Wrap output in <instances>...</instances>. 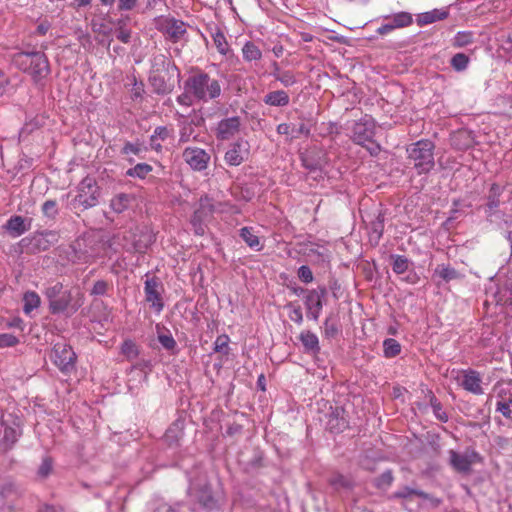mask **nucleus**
Instances as JSON below:
<instances>
[{
  "instance_id": "obj_3",
  "label": "nucleus",
  "mask_w": 512,
  "mask_h": 512,
  "mask_svg": "<svg viewBox=\"0 0 512 512\" xmlns=\"http://www.w3.org/2000/svg\"><path fill=\"white\" fill-rule=\"evenodd\" d=\"M184 89L192 93L196 101L205 103L219 98L222 93L220 81L200 70L185 80Z\"/></svg>"
},
{
  "instance_id": "obj_49",
  "label": "nucleus",
  "mask_w": 512,
  "mask_h": 512,
  "mask_svg": "<svg viewBox=\"0 0 512 512\" xmlns=\"http://www.w3.org/2000/svg\"><path fill=\"white\" fill-rule=\"evenodd\" d=\"M43 214L50 218L54 219L58 214L57 202L55 200H47L42 205Z\"/></svg>"
},
{
  "instance_id": "obj_33",
  "label": "nucleus",
  "mask_w": 512,
  "mask_h": 512,
  "mask_svg": "<svg viewBox=\"0 0 512 512\" xmlns=\"http://www.w3.org/2000/svg\"><path fill=\"white\" fill-rule=\"evenodd\" d=\"M153 242V236L149 233L141 234L132 243V248L137 253H145Z\"/></svg>"
},
{
  "instance_id": "obj_30",
  "label": "nucleus",
  "mask_w": 512,
  "mask_h": 512,
  "mask_svg": "<svg viewBox=\"0 0 512 512\" xmlns=\"http://www.w3.org/2000/svg\"><path fill=\"white\" fill-rule=\"evenodd\" d=\"M503 193V188L494 183L491 185L488 196H487V208L489 211L494 210L500 205V196Z\"/></svg>"
},
{
  "instance_id": "obj_25",
  "label": "nucleus",
  "mask_w": 512,
  "mask_h": 512,
  "mask_svg": "<svg viewBox=\"0 0 512 512\" xmlns=\"http://www.w3.org/2000/svg\"><path fill=\"white\" fill-rule=\"evenodd\" d=\"M189 493L204 507L212 506L213 497L211 495V490L208 485H203L199 490H196L193 486H190Z\"/></svg>"
},
{
  "instance_id": "obj_36",
  "label": "nucleus",
  "mask_w": 512,
  "mask_h": 512,
  "mask_svg": "<svg viewBox=\"0 0 512 512\" xmlns=\"http://www.w3.org/2000/svg\"><path fill=\"white\" fill-rule=\"evenodd\" d=\"M24 301V312L26 314L30 313L32 310L36 309L40 305V297L39 295L34 291H28L24 294L23 297Z\"/></svg>"
},
{
  "instance_id": "obj_15",
  "label": "nucleus",
  "mask_w": 512,
  "mask_h": 512,
  "mask_svg": "<svg viewBox=\"0 0 512 512\" xmlns=\"http://www.w3.org/2000/svg\"><path fill=\"white\" fill-rule=\"evenodd\" d=\"M162 284L156 277L148 278L145 281L144 292L145 299L148 303L151 304V307L155 309L156 312H161L164 307V303L161 297Z\"/></svg>"
},
{
  "instance_id": "obj_6",
  "label": "nucleus",
  "mask_w": 512,
  "mask_h": 512,
  "mask_svg": "<svg viewBox=\"0 0 512 512\" xmlns=\"http://www.w3.org/2000/svg\"><path fill=\"white\" fill-rule=\"evenodd\" d=\"M454 373L456 375L453 379L462 389L474 395L484 394L483 380L479 371L469 368L452 371V374Z\"/></svg>"
},
{
  "instance_id": "obj_24",
  "label": "nucleus",
  "mask_w": 512,
  "mask_h": 512,
  "mask_svg": "<svg viewBox=\"0 0 512 512\" xmlns=\"http://www.w3.org/2000/svg\"><path fill=\"white\" fill-rule=\"evenodd\" d=\"M448 11L444 9H434L425 13H421L417 16V24L419 26L428 25L439 20L447 18Z\"/></svg>"
},
{
  "instance_id": "obj_35",
  "label": "nucleus",
  "mask_w": 512,
  "mask_h": 512,
  "mask_svg": "<svg viewBox=\"0 0 512 512\" xmlns=\"http://www.w3.org/2000/svg\"><path fill=\"white\" fill-rule=\"evenodd\" d=\"M152 170L153 168L151 165L147 163H138L134 167L129 168L126 171V175L129 177L144 179Z\"/></svg>"
},
{
  "instance_id": "obj_20",
  "label": "nucleus",
  "mask_w": 512,
  "mask_h": 512,
  "mask_svg": "<svg viewBox=\"0 0 512 512\" xmlns=\"http://www.w3.org/2000/svg\"><path fill=\"white\" fill-rule=\"evenodd\" d=\"M276 131L280 135H286L289 140H293L299 138L300 135L308 137L311 133V128L304 123L300 124L299 127L292 123H281L277 126Z\"/></svg>"
},
{
  "instance_id": "obj_26",
  "label": "nucleus",
  "mask_w": 512,
  "mask_h": 512,
  "mask_svg": "<svg viewBox=\"0 0 512 512\" xmlns=\"http://www.w3.org/2000/svg\"><path fill=\"white\" fill-rule=\"evenodd\" d=\"M6 229L13 237H19L24 234L29 227L26 225L23 217L12 216L6 223Z\"/></svg>"
},
{
  "instance_id": "obj_8",
  "label": "nucleus",
  "mask_w": 512,
  "mask_h": 512,
  "mask_svg": "<svg viewBox=\"0 0 512 512\" xmlns=\"http://www.w3.org/2000/svg\"><path fill=\"white\" fill-rule=\"evenodd\" d=\"M104 243L96 242L92 238L83 240H77L74 246L76 258L82 263H91L95 259L102 257V249H104Z\"/></svg>"
},
{
  "instance_id": "obj_27",
  "label": "nucleus",
  "mask_w": 512,
  "mask_h": 512,
  "mask_svg": "<svg viewBox=\"0 0 512 512\" xmlns=\"http://www.w3.org/2000/svg\"><path fill=\"white\" fill-rule=\"evenodd\" d=\"M146 152V148L140 143L126 142L122 147L120 153L130 162H134V158L131 155L141 156L142 153Z\"/></svg>"
},
{
  "instance_id": "obj_59",
  "label": "nucleus",
  "mask_w": 512,
  "mask_h": 512,
  "mask_svg": "<svg viewBox=\"0 0 512 512\" xmlns=\"http://www.w3.org/2000/svg\"><path fill=\"white\" fill-rule=\"evenodd\" d=\"M131 83H132V89L130 90V92H131L132 99L141 98L143 93H144V85H143V83L142 82H137L135 77H133L131 79Z\"/></svg>"
},
{
  "instance_id": "obj_37",
  "label": "nucleus",
  "mask_w": 512,
  "mask_h": 512,
  "mask_svg": "<svg viewBox=\"0 0 512 512\" xmlns=\"http://www.w3.org/2000/svg\"><path fill=\"white\" fill-rule=\"evenodd\" d=\"M197 138V134L195 133V129L192 122H184L179 131V142L187 143L191 140H195Z\"/></svg>"
},
{
  "instance_id": "obj_54",
  "label": "nucleus",
  "mask_w": 512,
  "mask_h": 512,
  "mask_svg": "<svg viewBox=\"0 0 512 512\" xmlns=\"http://www.w3.org/2000/svg\"><path fill=\"white\" fill-rule=\"evenodd\" d=\"M19 343V339L11 333L0 334V348L13 347Z\"/></svg>"
},
{
  "instance_id": "obj_61",
  "label": "nucleus",
  "mask_w": 512,
  "mask_h": 512,
  "mask_svg": "<svg viewBox=\"0 0 512 512\" xmlns=\"http://www.w3.org/2000/svg\"><path fill=\"white\" fill-rule=\"evenodd\" d=\"M168 136L169 130L164 126H159L154 130V133L151 136V141L154 143L156 139L165 140Z\"/></svg>"
},
{
  "instance_id": "obj_1",
  "label": "nucleus",
  "mask_w": 512,
  "mask_h": 512,
  "mask_svg": "<svg viewBox=\"0 0 512 512\" xmlns=\"http://www.w3.org/2000/svg\"><path fill=\"white\" fill-rule=\"evenodd\" d=\"M174 77H180L177 66L164 54L153 55L149 82L157 94L170 93L174 88Z\"/></svg>"
},
{
  "instance_id": "obj_63",
  "label": "nucleus",
  "mask_w": 512,
  "mask_h": 512,
  "mask_svg": "<svg viewBox=\"0 0 512 512\" xmlns=\"http://www.w3.org/2000/svg\"><path fill=\"white\" fill-rule=\"evenodd\" d=\"M420 491L421 490H416V489H413V488H410V487H404L401 490L395 492L394 497H396V498H408V497H410L412 495L418 496V493Z\"/></svg>"
},
{
  "instance_id": "obj_12",
  "label": "nucleus",
  "mask_w": 512,
  "mask_h": 512,
  "mask_svg": "<svg viewBox=\"0 0 512 512\" xmlns=\"http://www.w3.org/2000/svg\"><path fill=\"white\" fill-rule=\"evenodd\" d=\"M76 201L85 209L98 203L97 187L92 178L86 177L80 182Z\"/></svg>"
},
{
  "instance_id": "obj_16",
  "label": "nucleus",
  "mask_w": 512,
  "mask_h": 512,
  "mask_svg": "<svg viewBox=\"0 0 512 512\" xmlns=\"http://www.w3.org/2000/svg\"><path fill=\"white\" fill-rule=\"evenodd\" d=\"M59 236L56 231H43L35 233L29 240L30 249L33 253L46 251L58 242Z\"/></svg>"
},
{
  "instance_id": "obj_58",
  "label": "nucleus",
  "mask_w": 512,
  "mask_h": 512,
  "mask_svg": "<svg viewBox=\"0 0 512 512\" xmlns=\"http://www.w3.org/2000/svg\"><path fill=\"white\" fill-rule=\"evenodd\" d=\"M418 497L426 501L427 505L431 508H437L442 503V500L440 498L425 493L424 491H420L418 493Z\"/></svg>"
},
{
  "instance_id": "obj_60",
  "label": "nucleus",
  "mask_w": 512,
  "mask_h": 512,
  "mask_svg": "<svg viewBox=\"0 0 512 512\" xmlns=\"http://www.w3.org/2000/svg\"><path fill=\"white\" fill-rule=\"evenodd\" d=\"M18 432L14 428L7 427L4 431L3 440L9 446H12L18 439Z\"/></svg>"
},
{
  "instance_id": "obj_4",
  "label": "nucleus",
  "mask_w": 512,
  "mask_h": 512,
  "mask_svg": "<svg viewBox=\"0 0 512 512\" xmlns=\"http://www.w3.org/2000/svg\"><path fill=\"white\" fill-rule=\"evenodd\" d=\"M434 144L430 140H419L407 148L408 158L418 174L430 172L434 165Z\"/></svg>"
},
{
  "instance_id": "obj_53",
  "label": "nucleus",
  "mask_w": 512,
  "mask_h": 512,
  "mask_svg": "<svg viewBox=\"0 0 512 512\" xmlns=\"http://www.w3.org/2000/svg\"><path fill=\"white\" fill-rule=\"evenodd\" d=\"M229 337L227 335H220L214 342V351L219 353H228Z\"/></svg>"
},
{
  "instance_id": "obj_38",
  "label": "nucleus",
  "mask_w": 512,
  "mask_h": 512,
  "mask_svg": "<svg viewBox=\"0 0 512 512\" xmlns=\"http://www.w3.org/2000/svg\"><path fill=\"white\" fill-rule=\"evenodd\" d=\"M390 23L394 29L407 27L412 23V16L408 12H400L391 17Z\"/></svg>"
},
{
  "instance_id": "obj_21",
  "label": "nucleus",
  "mask_w": 512,
  "mask_h": 512,
  "mask_svg": "<svg viewBox=\"0 0 512 512\" xmlns=\"http://www.w3.org/2000/svg\"><path fill=\"white\" fill-rule=\"evenodd\" d=\"M304 351L310 354H317L320 351L319 339L317 335L311 331H302L299 335Z\"/></svg>"
},
{
  "instance_id": "obj_46",
  "label": "nucleus",
  "mask_w": 512,
  "mask_h": 512,
  "mask_svg": "<svg viewBox=\"0 0 512 512\" xmlns=\"http://www.w3.org/2000/svg\"><path fill=\"white\" fill-rule=\"evenodd\" d=\"M430 405L433 409V413L435 417L440 420L441 422H447L448 421V415L446 412L442 409L441 403L438 401V399L432 394L430 396Z\"/></svg>"
},
{
  "instance_id": "obj_11",
  "label": "nucleus",
  "mask_w": 512,
  "mask_h": 512,
  "mask_svg": "<svg viewBox=\"0 0 512 512\" xmlns=\"http://www.w3.org/2000/svg\"><path fill=\"white\" fill-rule=\"evenodd\" d=\"M481 461L479 453L474 450L458 453L454 450L449 451V463L454 470L461 473H469L471 466Z\"/></svg>"
},
{
  "instance_id": "obj_29",
  "label": "nucleus",
  "mask_w": 512,
  "mask_h": 512,
  "mask_svg": "<svg viewBox=\"0 0 512 512\" xmlns=\"http://www.w3.org/2000/svg\"><path fill=\"white\" fill-rule=\"evenodd\" d=\"M240 236L250 248L256 251L261 250L262 246L260 244L259 237L253 233L252 228L243 227L240 230Z\"/></svg>"
},
{
  "instance_id": "obj_19",
  "label": "nucleus",
  "mask_w": 512,
  "mask_h": 512,
  "mask_svg": "<svg viewBox=\"0 0 512 512\" xmlns=\"http://www.w3.org/2000/svg\"><path fill=\"white\" fill-rule=\"evenodd\" d=\"M374 137V123L370 120H360L353 127L352 139L356 144L365 146Z\"/></svg>"
},
{
  "instance_id": "obj_51",
  "label": "nucleus",
  "mask_w": 512,
  "mask_h": 512,
  "mask_svg": "<svg viewBox=\"0 0 512 512\" xmlns=\"http://www.w3.org/2000/svg\"><path fill=\"white\" fill-rule=\"evenodd\" d=\"M63 290V285L59 282L46 289L45 295L49 301V306L52 304L53 300L60 296Z\"/></svg>"
},
{
  "instance_id": "obj_56",
  "label": "nucleus",
  "mask_w": 512,
  "mask_h": 512,
  "mask_svg": "<svg viewBox=\"0 0 512 512\" xmlns=\"http://www.w3.org/2000/svg\"><path fill=\"white\" fill-rule=\"evenodd\" d=\"M176 101L182 106L190 107L196 100L194 99L192 93H190L187 89H184V92L177 97Z\"/></svg>"
},
{
  "instance_id": "obj_28",
  "label": "nucleus",
  "mask_w": 512,
  "mask_h": 512,
  "mask_svg": "<svg viewBox=\"0 0 512 512\" xmlns=\"http://www.w3.org/2000/svg\"><path fill=\"white\" fill-rule=\"evenodd\" d=\"M132 199L133 197L129 194H118L114 198H112L110 207L114 212L122 213L129 207Z\"/></svg>"
},
{
  "instance_id": "obj_9",
  "label": "nucleus",
  "mask_w": 512,
  "mask_h": 512,
  "mask_svg": "<svg viewBox=\"0 0 512 512\" xmlns=\"http://www.w3.org/2000/svg\"><path fill=\"white\" fill-rule=\"evenodd\" d=\"M51 359L64 373L71 372L75 367L76 354L66 343H56L52 350Z\"/></svg>"
},
{
  "instance_id": "obj_32",
  "label": "nucleus",
  "mask_w": 512,
  "mask_h": 512,
  "mask_svg": "<svg viewBox=\"0 0 512 512\" xmlns=\"http://www.w3.org/2000/svg\"><path fill=\"white\" fill-rule=\"evenodd\" d=\"M243 58L245 61L251 62L261 59V50L253 43L246 42L242 48Z\"/></svg>"
},
{
  "instance_id": "obj_52",
  "label": "nucleus",
  "mask_w": 512,
  "mask_h": 512,
  "mask_svg": "<svg viewBox=\"0 0 512 512\" xmlns=\"http://www.w3.org/2000/svg\"><path fill=\"white\" fill-rule=\"evenodd\" d=\"M393 482V475L390 470L383 472L379 477L376 478L375 484L380 489L389 487Z\"/></svg>"
},
{
  "instance_id": "obj_2",
  "label": "nucleus",
  "mask_w": 512,
  "mask_h": 512,
  "mask_svg": "<svg viewBox=\"0 0 512 512\" xmlns=\"http://www.w3.org/2000/svg\"><path fill=\"white\" fill-rule=\"evenodd\" d=\"M11 62L17 69L30 75L36 84L47 78L51 71L49 60L41 51H17L12 54Z\"/></svg>"
},
{
  "instance_id": "obj_10",
  "label": "nucleus",
  "mask_w": 512,
  "mask_h": 512,
  "mask_svg": "<svg viewBox=\"0 0 512 512\" xmlns=\"http://www.w3.org/2000/svg\"><path fill=\"white\" fill-rule=\"evenodd\" d=\"M327 295L325 286H319L316 289L308 290L305 296L304 304L307 310V317L313 321H318L324 306V298Z\"/></svg>"
},
{
  "instance_id": "obj_57",
  "label": "nucleus",
  "mask_w": 512,
  "mask_h": 512,
  "mask_svg": "<svg viewBox=\"0 0 512 512\" xmlns=\"http://www.w3.org/2000/svg\"><path fill=\"white\" fill-rule=\"evenodd\" d=\"M298 277L304 283H311L314 279L311 269L306 265L299 267Z\"/></svg>"
},
{
  "instance_id": "obj_47",
  "label": "nucleus",
  "mask_w": 512,
  "mask_h": 512,
  "mask_svg": "<svg viewBox=\"0 0 512 512\" xmlns=\"http://www.w3.org/2000/svg\"><path fill=\"white\" fill-rule=\"evenodd\" d=\"M158 341L168 351L173 352L176 349L177 343L170 332L159 334Z\"/></svg>"
},
{
  "instance_id": "obj_41",
  "label": "nucleus",
  "mask_w": 512,
  "mask_h": 512,
  "mask_svg": "<svg viewBox=\"0 0 512 512\" xmlns=\"http://www.w3.org/2000/svg\"><path fill=\"white\" fill-rule=\"evenodd\" d=\"M392 269L396 274H403L408 270L409 260L402 255H391Z\"/></svg>"
},
{
  "instance_id": "obj_22",
  "label": "nucleus",
  "mask_w": 512,
  "mask_h": 512,
  "mask_svg": "<svg viewBox=\"0 0 512 512\" xmlns=\"http://www.w3.org/2000/svg\"><path fill=\"white\" fill-rule=\"evenodd\" d=\"M290 98L286 91L284 90H276L271 91L267 93L264 98L263 102L266 105L273 106V107H284L289 104Z\"/></svg>"
},
{
  "instance_id": "obj_7",
  "label": "nucleus",
  "mask_w": 512,
  "mask_h": 512,
  "mask_svg": "<svg viewBox=\"0 0 512 512\" xmlns=\"http://www.w3.org/2000/svg\"><path fill=\"white\" fill-rule=\"evenodd\" d=\"M214 212L215 206L212 199L208 196L201 197L199 207L195 210L191 218V225L196 235L202 236L205 234L206 223L210 220Z\"/></svg>"
},
{
  "instance_id": "obj_23",
  "label": "nucleus",
  "mask_w": 512,
  "mask_h": 512,
  "mask_svg": "<svg viewBox=\"0 0 512 512\" xmlns=\"http://www.w3.org/2000/svg\"><path fill=\"white\" fill-rule=\"evenodd\" d=\"M166 34L170 40L178 42L186 34V24L180 20H171L166 25Z\"/></svg>"
},
{
  "instance_id": "obj_40",
  "label": "nucleus",
  "mask_w": 512,
  "mask_h": 512,
  "mask_svg": "<svg viewBox=\"0 0 512 512\" xmlns=\"http://www.w3.org/2000/svg\"><path fill=\"white\" fill-rule=\"evenodd\" d=\"M329 483L335 489H350L353 486V482L350 478L342 475L335 474L329 479Z\"/></svg>"
},
{
  "instance_id": "obj_45",
  "label": "nucleus",
  "mask_w": 512,
  "mask_h": 512,
  "mask_svg": "<svg viewBox=\"0 0 512 512\" xmlns=\"http://www.w3.org/2000/svg\"><path fill=\"white\" fill-rule=\"evenodd\" d=\"M286 309L289 311L288 316L290 320L297 323L298 325H301L303 322V313L301 307L294 302H289L286 305Z\"/></svg>"
},
{
  "instance_id": "obj_18",
  "label": "nucleus",
  "mask_w": 512,
  "mask_h": 512,
  "mask_svg": "<svg viewBox=\"0 0 512 512\" xmlns=\"http://www.w3.org/2000/svg\"><path fill=\"white\" fill-rule=\"evenodd\" d=\"M497 390L496 411L507 420H512V390L495 386Z\"/></svg>"
},
{
  "instance_id": "obj_5",
  "label": "nucleus",
  "mask_w": 512,
  "mask_h": 512,
  "mask_svg": "<svg viewBox=\"0 0 512 512\" xmlns=\"http://www.w3.org/2000/svg\"><path fill=\"white\" fill-rule=\"evenodd\" d=\"M84 303V296L79 290L75 293L71 290H63L58 298L53 300L49 306L51 313L58 314L67 312L75 313Z\"/></svg>"
},
{
  "instance_id": "obj_50",
  "label": "nucleus",
  "mask_w": 512,
  "mask_h": 512,
  "mask_svg": "<svg viewBox=\"0 0 512 512\" xmlns=\"http://www.w3.org/2000/svg\"><path fill=\"white\" fill-rule=\"evenodd\" d=\"M117 39L123 43H128L131 38V31L125 28V22L122 19L117 21Z\"/></svg>"
},
{
  "instance_id": "obj_43",
  "label": "nucleus",
  "mask_w": 512,
  "mask_h": 512,
  "mask_svg": "<svg viewBox=\"0 0 512 512\" xmlns=\"http://www.w3.org/2000/svg\"><path fill=\"white\" fill-rule=\"evenodd\" d=\"M121 353L128 359L133 360L138 356V348L132 340H125L121 345Z\"/></svg>"
},
{
  "instance_id": "obj_42",
  "label": "nucleus",
  "mask_w": 512,
  "mask_h": 512,
  "mask_svg": "<svg viewBox=\"0 0 512 512\" xmlns=\"http://www.w3.org/2000/svg\"><path fill=\"white\" fill-rule=\"evenodd\" d=\"M450 64L455 71H464L468 67L469 57L464 53H457L451 58Z\"/></svg>"
},
{
  "instance_id": "obj_44",
  "label": "nucleus",
  "mask_w": 512,
  "mask_h": 512,
  "mask_svg": "<svg viewBox=\"0 0 512 512\" xmlns=\"http://www.w3.org/2000/svg\"><path fill=\"white\" fill-rule=\"evenodd\" d=\"M473 43V33L469 31L458 32L453 40L454 47H465Z\"/></svg>"
},
{
  "instance_id": "obj_64",
  "label": "nucleus",
  "mask_w": 512,
  "mask_h": 512,
  "mask_svg": "<svg viewBox=\"0 0 512 512\" xmlns=\"http://www.w3.org/2000/svg\"><path fill=\"white\" fill-rule=\"evenodd\" d=\"M152 512H177L171 505L167 503H159Z\"/></svg>"
},
{
  "instance_id": "obj_62",
  "label": "nucleus",
  "mask_w": 512,
  "mask_h": 512,
  "mask_svg": "<svg viewBox=\"0 0 512 512\" xmlns=\"http://www.w3.org/2000/svg\"><path fill=\"white\" fill-rule=\"evenodd\" d=\"M302 164L306 169L310 171L322 169V163L320 161L311 160L309 157L302 158Z\"/></svg>"
},
{
  "instance_id": "obj_48",
  "label": "nucleus",
  "mask_w": 512,
  "mask_h": 512,
  "mask_svg": "<svg viewBox=\"0 0 512 512\" xmlns=\"http://www.w3.org/2000/svg\"><path fill=\"white\" fill-rule=\"evenodd\" d=\"M276 80L279 81L284 87L293 86L298 81L296 74L291 70H285Z\"/></svg>"
},
{
  "instance_id": "obj_55",
  "label": "nucleus",
  "mask_w": 512,
  "mask_h": 512,
  "mask_svg": "<svg viewBox=\"0 0 512 512\" xmlns=\"http://www.w3.org/2000/svg\"><path fill=\"white\" fill-rule=\"evenodd\" d=\"M109 284L105 280H98L94 283L90 294L93 296H103L107 293Z\"/></svg>"
},
{
  "instance_id": "obj_14",
  "label": "nucleus",
  "mask_w": 512,
  "mask_h": 512,
  "mask_svg": "<svg viewBox=\"0 0 512 512\" xmlns=\"http://www.w3.org/2000/svg\"><path fill=\"white\" fill-rule=\"evenodd\" d=\"M182 156L184 161L195 171L205 170L210 161L209 153L198 147L185 148Z\"/></svg>"
},
{
  "instance_id": "obj_34",
  "label": "nucleus",
  "mask_w": 512,
  "mask_h": 512,
  "mask_svg": "<svg viewBox=\"0 0 512 512\" xmlns=\"http://www.w3.org/2000/svg\"><path fill=\"white\" fill-rule=\"evenodd\" d=\"M383 352L386 358L396 357L401 352V345L393 338L385 339L383 342Z\"/></svg>"
},
{
  "instance_id": "obj_39",
  "label": "nucleus",
  "mask_w": 512,
  "mask_h": 512,
  "mask_svg": "<svg viewBox=\"0 0 512 512\" xmlns=\"http://www.w3.org/2000/svg\"><path fill=\"white\" fill-rule=\"evenodd\" d=\"M212 38L218 52L222 55H226L229 51V45L224 33L220 30H217L215 33L212 34Z\"/></svg>"
},
{
  "instance_id": "obj_13",
  "label": "nucleus",
  "mask_w": 512,
  "mask_h": 512,
  "mask_svg": "<svg viewBox=\"0 0 512 512\" xmlns=\"http://www.w3.org/2000/svg\"><path fill=\"white\" fill-rule=\"evenodd\" d=\"M250 145L244 139H238L232 143L224 155V160L229 166H239L249 156Z\"/></svg>"
},
{
  "instance_id": "obj_17",
  "label": "nucleus",
  "mask_w": 512,
  "mask_h": 512,
  "mask_svg": "<svg viewBox=\"0 0 512 512\" xmlns=\"http://www.w3.org/2000/svg\"><path fill=\"white\" fill-rule=\"evenodd\" d=\"M241 127V119L238 116L222 119L216 127V137L219 140H229L234 137Z\"/></svg>"
},
{
  "instance_id": "obj_31",
  "label": "nucleus",
  "mask_w": 512,
  "mask_h": 512,
  "mask_svg": "<svg viewBox=\"0 0 512 512\" xmlns=\"http://www.w3.org/2000/svg\"><path fill=\"white\" fill-rule=\"evenodd\" d=\"M435 274L445 282H450L461 277L460 273L449 265H439L435 269Z\"/></svg>"
}]
</instances>
